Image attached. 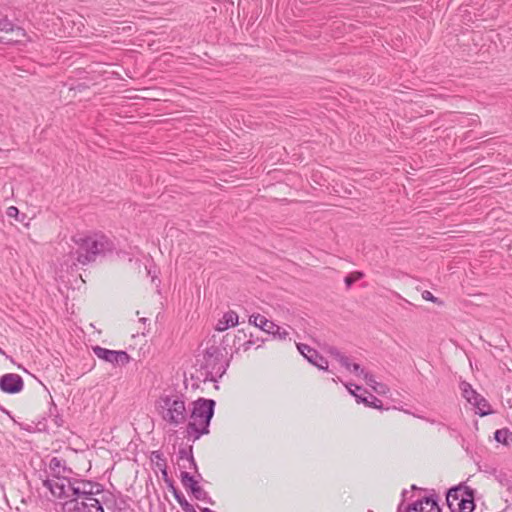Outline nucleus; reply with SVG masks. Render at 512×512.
Wrapping results in <instances>:
<instances>
[{"mask_svg": "<svg viewBox=\"0 0 512 512\" xmlns=\"http://www.w3.org/2000/svg\"><path fill=\"white\" fill-rule=\"evenodd\" d=\"M24 388L22 377L16 373H7L0 377V389L8 394L20 393Z\"/></svg>", "mask_w": 512, "mask_h": 512, "instance_id": "8", "label": "nucleus"}, {"mask_svg": "<svg viewBox=\"0 0 512 512\" xmlns=\"http://www.w3.org/2000/svg\"><path fill=\"white\" fill-rule=\"evenodd\" d=\"M44 486L50 490L56 498H73L76 494L83 492L82 486H88L85 482L72 483L65 477H52L43 481Z\"/></svg>", "mask_w": 512, "mask_h": 512, "instance_id": "5", "label": "nucleus"}, {"mask_svg": "<svg viewBox=\"0 0 512 512\" xmlns=\"http://www.w3.org/2000/svg\"><path fill=\"white\" fill-rule=\"evenodd\" d=\"M363 277H364V273H362L360 271H354L345 277V283L348 287H350L353 283L362 279Z\"/></svg>", "mask_w": 512, "mask_h": 512, "instance_id": "20", "label": "nucleus"}, {"mask_svg": "<svg viewBox=\"0 0 512 512\" xmlns=\"http://www.w3.org/2000/svg\"><path fill=\"white\" fill-rule=\"evenodd\" d=\"M86 487L82 486V493L76 494L72 499L65 502V512H104L100 501L92 495V492H88Z\"/></svg>", "mask_w": 512, "mask_h": 512, "instance_id": "6", "label": "nucleus"}, {"mask_svg": "<svg viewBox=\"0 0 512 512\" xmlns=\"http://www.w3.org/2000/svg\"><path fill=\"white\" fill-rule=\"evenodd\" d=\"M60 465V461L56 458H53L50 462V467L55 466L58 467Z\"/></svg>", "mask_w": 512, "mask_h": 512, "instance_id": "28", "label": "nucleus"}, {"mask_svg": "<svg viewBox=\"0 0 512 512\" xmlns=\"http://www.w3.org/2000/svg\"><path fill=\"white\" fill-rule=\"evenodd\" d=\"M177 501L185 512H196L194 507L184 498L177 496Z\"/></svg>", "mask_w": 512, "mask_h": 512, "instance_id": "23", "label": "nucleus"}, {"mask_svg": "<svg viewBox=\"0 0 512 512\" xmlns=\"http://www.w3.org/2000/svg\"><path fill=\"white\" fill-rule=\"evenodd\" d=\"M476 408V414L486 416L491 413L490 405L481 395L472 404Z\"/></svg>", "mask_w": 512, "mask_h": 512, "instance_id": "16", "label": "nucleus"}, {"mask_svg": "<svg viewBox=\"0 0 512 512\" xmlns=\"http://www.w3.org/2000/svg\"><path fill=\"white\" fill-rule=\"evenodd\" d=\"M408 512H441L437 502L431 498H424L415 501L410 507Z\"/></svg>", "mask_w": 512, "mask_h": 512, "instance_id": "12", "label": "nucleus"}, {"mask_svg": "<svg viewBox=\"0 0 512 512\" xmlns=\"http://www.w3.org/2000/svg\"><path fill=\"white\" fill-rule=\"evenodd\" d=\"M239 323V316L235 311H227L223 314V316L218 320L215 330L218 332H224L229 328L237 326Z\"/></svg>", "mask_w": 512, "mask_h": 512, "instance_id": "13", "label": "nucleus"}, {"mask_svg": "<svg viewBox=\"0 0 512 512\" xmlns=\"http://www.w3.org/2000/svg\"><path fill=\"white\" fill-rule=\"evenodd\" d=\"M361 403H364L368 407H372L379 410L383 408L382 401L375 397L371 401H369L367 398H363L361 399Z\"/></svg>", "mask_w": 512, "mask_h": 512, "instance_id": "21", "label": "nucleus"}, {"mask_svg": "<svg viewBox=\"0 0 512 512\" xmlns=\"http://www.w3.org/2000/svg\"><path fill=\"white\" fill-rule=\"evenodd\" d=\"M332 355H334L335 359L348 371L353 372L358 376H362L364 374V370L358 364L350 363L349 359L346 356L340 354L337 351L332 352Z\"/></svg>", "mask_w": 512, "mask_h": 512, "instance_id": "15", "label": "nucleus"}, {"mask_svg": "<svg viewBox=\"0 0 512 512\" xmlns=\"http://www.w3.org/2000/svg\"><path fill=\"white\" fill-rule=\"evenodd\" d=\"M364 380L366 381L367 385L371 386L376 392L381 393L384 392V389H379L376 385V381L372 375H369L368 373H365L362 375Z\"/></svg>", "mask_w": 512, "mask_h": 512, "instance_id": "22", "label": "nucleus"}, {"mask_svg": "<svg viewBox=\"0 0 512 512\" xmlns=\"http://www.w3.org/2000/svg\"><path fill=\"white\" fill-rule=\"evenodd\" d=\"M422 298L425 300V301H430V302H433L437 305H442V301L439 300L437 297H435L430 291L428 290H425L422 292L421 294Z\"/></svg>", "mask_w": 512, "mask_h": 512, "instance_id": "24", "label": "nucleus"}, {"mask_svg": "<svg viewBox=\"0 0 512 512\" xmlns=\"http://www.w3.org/2000/svg\"><path fill=\"white\" fill-rule=\"evenodd\" d=\"M249 323L261 329L265 333L271 334L274 332L276 324L267 319L261 314H253L249 317Z\"/></svg>", "mask_w": 512, "mask_h": 512, "instance_id": "14", "label": "nucleus"}, {"mask_svg": "<svg viewBox=\"0 0 512 512\" xmlns=\"http://www.w3.org/2000/svg\"><path fill=\"white\" fill-rule=\"evenodd\" d=\"M214 401L200 399L194 403L190 417L189 428L195 432V437L208 433V426L214 413Z\"/></svg>", "mask_w": 512, "mask_h": 512, "instance_id": "3", "label": "nucleus"}, {"mask_svg": "<svg viewBox=\"0 0 512 512\" xmlns=\"http://www.w3.org/2000/svg\"><path fill=\"white\" fill-rule=\"evenodd\" d=\"M14 42H16V40L10 39V38H5V37H0V43H2V44L11 45Z\"/></svg>", "mask_w": 512, "mask_h": 512, "instance_id": "27", "label": "nucleus"}, {"mask_svg": "<svg viewBox=\"0 0 512 512\" xmlns=\"http://www.w3.org/2000/svg\"><path fill=\"white\" fill-rule=\"evenodd\" d=\"M271 335H273L274 337H276L278 339H286L288 337L289 333L284 328H281L278 325H276L274 332L271 333Z\"/></svg>", "mask_w": 512, "mask_h": 512, "instance_id": "25", "label": "nucleus"}, {"mask_svg": "<svg viewBox=\"0 0 512 512\" xmlns=\"http://www.w3.org/2000/svg\"><path fill=\"white\" fill-rule=\"evenodd\" d=\"M461 391L463 397L470 403L473 404V402L480 396L469 383L463 382L461 384Z\"/></svg>", "mask_w": 512, "mask_h": 512, "instance_id": "17", "label": "nucleus"}, {"mask_svg": "<svg viewBox=\"0 0 512 512\" xmlns=\"http://www.w3.org/2000/svg\"><path fill=\"white\" fill-rule=\"evenodd\" d=\"M74 241L78 245L76 260L83 266L94 262L97 256L113 249L112 242L103 235L81 236L75 238Z\"/></svg>", "mask_w": 512, "mask_h": 512, "instance_id": "1", "label": "nucleus"}, {"mask_svg": "<svg viewBox=\"0 0 512 512\" xmlns=\"http://www.w3.org/2000/svg\"><path fill=\"white\" fill-rule=\"evenodd\" d=\"M0 31L6 33H15L16 38L9 37L10 39L16 40L13 44L22 41V38L26 37V31L20 27L16 26L11 20L7 18V16H3L0 18Z\"/></svg>", "mask_w": 512, "mask_h": 512, "instance_id": "11", "label": "nucleus"}, {"mask_svg": "<svg viewBox=\"0 0 512 512\" xmlns=\"http://www.w3.org/2000/svg\"><path fill=\"white\" fill-rule=\"evenodd\" d=\"M495 440L504 445L512 442V433L508 429H499L494 434Z\"/></svg>", "mask_w": 512, "mask_h": 512, "instance_id": "18", "label": "nucleus"}, {"mask_svg": "<svg viewBox=\"0 0 512 512\" xmlns=\"http://www.w3.org/2000/svg\"><path fill=\"white\" fill-rule=\"evenodd\" d=\"M6 215L9 217V218H14L16 221H19V222H23L26 215L25 214H21V217H20V211L17 207L15 206H10L6 209Z\"/></svg>", "mask_w": 512, "mask_h": 512, "instance_id": "19", "label": "nucleus"}, {"mask_svg": "<svg viewBox=\"0 0 512 512\" xmlns=\"http://www.w3.org/2000/svg\"><path fill=\"white\" fill-rule=\"evenodd\" d=\"M202 511H203V512H212V511H211L210 509H208V508H205V509H203Z\"/></svg>", "mask_w": 512, "mask_h": 512, "instance_id": "29", "label": "nucleus"}, {"mask_svg": "<svg viewBox=\"0 0 512 512\" xmlns=\"http://www.w3.org/2000/svg\"><path fill=\"white\" fill-rule=\"evenodd\" d=\"M94 354L111 364L126 365L130 362L131 358L125 351L109 350L100 346L93 347Z\"/></svg>", "mask_w": 512, "mask_h": 512, "instance_id": "7", "label": "nucleus"}, {"mask_svg": "<svg viewBox=\"0 0 512 512\" xmlns=\"http://www.w3.org/2000/svg\"><path fill=\"white\" fill-rule=\"evenodd\" d=\"M155 407L162 419L170 424L178 425L185 420V403L177 395L162 394L157 399Z\"/></svg>", "mask_w": 512, "mask_h": 512, "instance_id": "2", "label": "nucleus"}, {"mask_svg": "<svg viewBox=\"0 0 512 512\" xmlns=\"http://www.w3.org/2000/svg\"><path fill=\"white\" fill-rule=\"evenodd\" d=\"M446 500L452 512H472L475 508L473 490L467 486L450 489Z\"/></svg>", "mask_w": 512, "mask_h": 512, "instance_id": "4", "label": "nucleus"}, {"mask_svg": "<svg viewBox=\"0 0 512 512\" xmlns=\"http://www.w3.org/2000/svg\"><path fill=\"white\" fill-rule=\"evenodd\" d=\"M346 388L348 389L349 393L352 394L356 398V401L358 403H360L361 399H363V397L356 394V390H360V387L355 384L350 383V384H346Z\"/></svg>", "mask_w": 512, "mask_h": 512, "instance_id": "26", "label": "nucleus"}, {"mask_svg": "<svg viewBox=\"0 0 512 512\" xmlns=\"http://www.w3.org/2000/svg\"><path fill=\"white\" fill-rule=\"evenodd\" d=\"M298 351L313 365L316 367L327 370L328 362L320 356L314 349L309 347L306 344L298 343L296 344Z\"/></svg>", "mask_w": 512, "mask_h": 512, "instance_id": "9", "label": "nucleus"}, {"mask_svg": "<svg viewBox=\"0 0 512 512\" xmlns=\"http://www.w3.org/2000/svg\"><path fill=\"white\" fill-rule=\"evenodd\" d=\"M181 483L186 490H189L197 500H204L206 493L199 486L198 482L188 473H181Z\"/></svg>", "mask_w": 512, "mask_h": 512, "instance_id": "10", "label": "nucleus"}]
</instances>
